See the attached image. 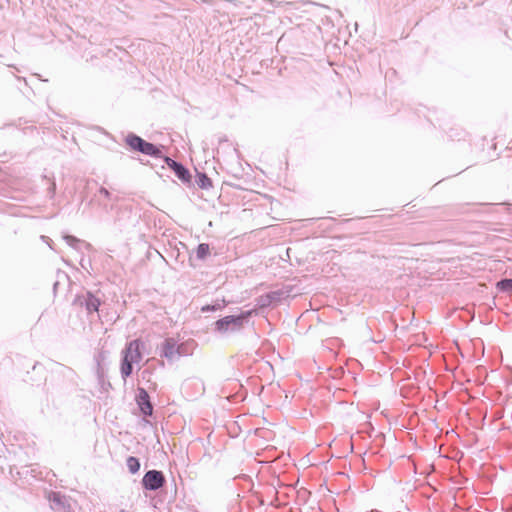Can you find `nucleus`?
I'll use <instances>...</instances> for the list:
<instances>
[{
	"mask_svg": "<svg viewBox=\"0 0 512 512\" xmlns=\"http://www.w3.org/2000/svg\"><path fill=\"white\" fill-rule=\"evenodd\" d=\"M201 182H202V187H206V182H208L210 184V180L205 176V175H202V178H201Z\"/></svg>",
	"mask_w": 512,
	"mask_h": 512,
	"instance_id": "13",
	"label": "nucleus"
},
{
	"mask_svg": "<svg viewBox=\"0 0 512 512\" xmlns=\"http://www.w3.org/2000/svg\"><path fill=\"white\" fill-rule=\"evenodd\" d=\"M164 484V477L156 470L148 471L143 477V485L146 489L156 490Z\"/></svg>",
	"mask_w": 512,
	"mask_h": 512,
	"instance_id": "2",
	"label": "nucleus"
},
{
	"mask_svg": "<svg viewBox=\"0 0 512 512\" xmlns=\"http://www.w3.org/2000/svg\"><path fill=\"white\" fill-rule=\"evenodd\" d=\"M123 357L130 361H133L134 363L139 362L142 358V354L140 351V341L133 340L129 342L123 352Z\"/></svg>",
	"mask_w": 512,
	"mask_h": 512,
	"instance_id": "3",
	"label": "nucleus"
},
{
	"mask_svg": "<svg viewBox=\"0 0 512 512\" xmlns=\"http://www.w3.org/2000/svg\"><path fill=\"white\" fill-rule=\"evenodd\" d=\"M210 255V247L206 243H201L196 249V256L198 259H205Z\"/></svg>",
	"mask_w": 512,
	"mask_h": 512,
	"instance_id": "9",
	"label": "nucleus"
},
{
	"mask_svg": "<svg viewBox=\"0 0 512 512\" xmlns=\"http://www.w3.org/2000/svg\"><path fill=\"white\" fill-rule=\"evenodd\" d=\"M165 162L169 168H171L177 177L184 182H189L191 180V175L189 171L180 163L174 161L169 157H165Z\"/></svg>",
	"mask_w": 512,
	"mask_h": 512,
	"instance_id": "4",
	"label": "nucleus"
},
{
	"mask_svg": "<svg viewBox=\"0 0 512 512\" xmlns=\"http://www.w3.org/2000/svg\"><path fill=\"white\" fill-rule=\"evenodd\" d=\"M127 467L129 471L134 474L139 471L140 463L137 458L131 456L127 459Z\"/></svg>",
	"mask_w": 512,
	"mask_h": 512,
	"instance_id": "10",
	"label": "nucleus"
},
{
	"mask_svg": "<svg viewBox=\"0 0 512 512\" xmlns=\"http://www.w3.org/2000/svg\"><path fill=\"white\" fill-rule=\"evenodd\" d=\"M217 307L216 306H213V305H205L201 308V311L202 312H208V311H214L216 310Z\"/></svg>",
	"mask_w": 512,
	"mask_h": 512,
	"instance_id": "12",
	"label": "nucleus"
},
{
	"mask_svg": "<svg viewBox=\"0 0 512 512\" xmlns=\"http://www.w3.org/2000/svg\"><path fill=\"white\" fill-rule=\"evenodd\" d=\"M100 193H101L104 197H106V198H108V197L110 196L109 191H108L107 189H105V188H101V189H100Z\"/></svg>",
	"mask_w": 512,
	"mask_h": 512,
	"instance_id": "14",
	"label": "nucleus"
},
{
	"mask_svg": "<svg viewBox=\"0 0 512 512\" xmlns=\"http://www.w3.org/2000/svg\"><path fill=\"white\" fill-rule=\"evenodd\" d=\"M243 317L240 316H226L216 322V328L219 331H227L230 325L240 326L242 324Z\"/></svg>",
	"mask_w": 512,
	"mask_h": 512,
	"instance_id": "6",
	"label": "nucleus"
},
{
	"mask_svg": "<svg viewBox=\"0 0 512 512\" xmlns=\"http://www.w3.org/2000/svg\"><path fill=\"white\" fill-rule=\"evenodd\" d=\"M137 403L145 415H151L153 407L150 402V397L144 388H138Z\"/></svg>",
	"mask_w": 512,
	"mask_h": 512,
	"instance_id": "5",
	"label": "nucleus"
},
{
	"mask_svg": "<svg viewBox=\"0 0 512 512\" xmlns=\"http://www.w3.org/2000/svg\"><path fill=\"white\" fill-rule=\"evenodd\" d=\"M101 302L100 300L95 297L92 293L88 292L87 293V298H86V309L89 313L91 312H97L98 309H99V306H100Z\"/></svg>",
	"mask_w": 512,
	"mask_h": 512,
	"instance_id": "7",
	"label": "nucleus"
},
{
	"mask_svg": "<svg viewBox=\"0 0 512 512\" xmlns=\"http://www.w3.org/2000/svg\"><path fill=\"white\" fill-rule=\"evenodd\" d=\"M133 363H134L133 361H130L123 357V360L121 363V374L124 379H126L128 376L131 375L132 370H133V368H132Z\"/></svg>",
	"mask_w": 512,
	"mask_h": 512,
	"instance_id": "8",
	"label": "nucleus"
},
{
	"mask_svg": "<svg viewBox=\"0 0 512 512\" xmlns=\"http://www.w3.org/2000/svg\"><path fill=\"white\" fill-rule=\"evenodd\" d=\"M126 144L135 151H139L143 154L150 155V156H160V150L153 145L152 143L146 142L141 137L129 134L125 138Z\"/></svg>",
	"mask_w": 512,
	"mask_h": 512,
	"instance_id": "1",
	"label": "nucleus"
},
{
	"mask_svg": "<svg viewBox=\"0 0 512 512\" xmlns=\"http://www.w3.org/2000/svg\"><path fill=\"white\" fill-rule=\"evenodd\" d=\"M497 287L500 290H503V291H510V290H512V279H504L502 281H499L497 283Z\"/></svg>",
	"mask_w": 512,
	"mask_h": 512,
	"instance_id": "11",
	"label": "nucleus"
}]
</instances>
